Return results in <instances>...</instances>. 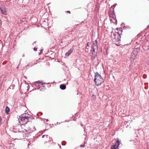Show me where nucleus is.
Masks as SVG:
<instances>
[{
  "label": "nucleus",
  "mask_w": 149,
  "mask_h": 149,
  "mask_svg": "<svg viewBox=\"0 0 149 149\" xmlns=\"http://www.w3.org/2000/svg\"><path fill=\"white\" fill-rule=\"evenodd\" d=\"M94 81L97 86L100 85L103 82V79L97 72H96L95 73Z\"/></svg>",
  "instance_id": "1"
},
{
  "label": "nucleus",
  "mask_w": 149,
  "mask_h": 149,
  "mask_svg": "<svg viewBox=\"0 0 149 149\" xmlns=\"http://www.w3.org/2000/svg\"><path fill=\"white\" fill-rule=\"evenodd\" d=\"M24 114H23L19 118V120L20 123L22 124H25L29 122L30 117L29 116H24Z\"/></svg>",
  "instance_id": "2"
},
{
  "label": "nucleus",
  "mask_w": 149,
  "mask_h": 149,
  "mask_svg": "<svg viewBox=\"0 0 149 149\" xmlns=\"http://www.w3.org/2000/svg\"><path fill=\"white\" fill-rule=\"evenodd\" d=\"M112 38H113L112 40L113 41L116 43V42L118 43L120 41V36L118 33H115L113 34V37L111 35Z\"/></svg>",
  "instance_id": "3"
},
{
  "label": "nucleus",
  "mask_w": 149,
  "mask_h": 149,
  "mask_svg": "<svg viewBox=\"0 0 149 149\" xmlns=\"http://www.w3.org/2000/svg\"><path fill=\"white\" fill-rule=\"evenodd\" d=\"M140 49L139 47L135 48L133 49V51H132L131 54V58L133 60H134L136 57L139 52L140 51Z\"/></svg>",
  "instance_id": "4"
},
{
  "label": "nucleus",
  "mask_w": 149,
  "mask_h": 149,
  "mask_svg": "<svg viewBox=\"0 0 149 149\" xmlns=\"http://www.w3.org/2000/svg\"><path fill=\"white\" fill-rule=\"evenodd\" d=\"M0 10L2 13L4 15H6L7 14L6 8L5 7L4 5L1 6L0 8Z\"/></svg>",
  "instance_id": "5"
},
{
  "label": "nucleus",
  "mask_w": 149,
  "mask_h": 149,
  "mask_svg": "<svg viewBox=\"0 0 149 149\" xmlns=\"http://www.w3.org/2000/svg\"><path fill=\"white\" fill-rule=\"evenodd\" d=\"M33 130H32L31 128H29L27 129V130H25L26 133L29 134L30 133H32L33 131H34L35 130V127H33Z\"/></svg>",
  "instance_id": "6"
},
{
  "label": "nucleus",
  "mask_w": 149,
  "mask_h": 149,
  "mask_svg": "<svg viewBox=\"0 0 149 149\" xmlns=\"http://www.w3.org/2000/svg\"><path fill=\"white\" fill-rule=\"evenodd\" d=\"M109 17L110 18V21H111V20H112V19H113L114 20H115L116 22H117V20L116 19V15L114 14H110L109 15Z\"/></svg>",
  "instance_id": "7"
},
{
  "label": "nucleus",
  "mask_w": 149,
  "mask_h": 149,
  "mask_svg": "<svg viewBox=\"0 0 149 149\" xmlns=\"http://www.w3.org/2000/svg\"><path fill=\"white\" fill-rule=\"evenodd\" d=\"M97 43V40H95V41H93V47L98 48Z\"/></svg>",
  "instance_id": "8"
},
{
  "label": "nucleus",
  "mask_w": 149,
  "mask_h": 149,
  "mask_svg": "<svg viewBox=\"0 0 149 149\" xmlns=\"http://www.w3.org/2000/svg\"><path fill=\"white\" fill-rule=\"evenodd\" d=\"M90 45V43L88 42L87 44V46L85 48V51L86 52L88 53V52L89 50L88 49L89 48Z\"/></svg>",
  "instance_id": "9"
},
{
  "label": "nucleus",
  "mask_w": 149,
  "mask_h": 149,
  "mask_svg": "<svg viewBox=\"0 0 149 149\" xmlns=\"http://www.w3.org/2000/svg\"><path fill=\"white\" fill-rule=\"evenodd\" d=\"M92 56L91 57L92 60L93 61L97 57V52H96V53H92Z\"/></svg>",
  "instance_id": "10"
},
{
  "label": "nucleus",
  "mask_w": 149,
  "mask_h": 149,
  "mask_svg": "<svg viewBox=\"0 0 149 149\" xmlns=\"http://www.w3.org/2000/svg\"><path fill=\"white\" fill-rule=\"evenodd\" d=\"M73 51V49L72 48L70 49V50L68 51V52L66 53L65 55L66 56H68Z\"/></svg>",
  "instance_id": "11"
},
{
  "label": "nucleus",
  "mask_w": 149,
  "mask_h": 149,
  "mask_svg": "<svg viewBox=\"0 0 149 149\" xmlns=\"http://www.w3.org/2000/svg\"><path fill=\"white\" fill-rule=\"evenodd\" d=\"M60 88L62 90H64L66 88V86L64 84H62L60 85Z\"/></svg>",
  "instance_id": "12"
},
{
  "label": "nucleus",
  "mask_w": 149,
  "mask_h": 149,
  "mask_svg": "<svg viewBox=\"0 0 149 149\" xmlns=\"http://www.w3.org/2000/svg\"><path fill=\"white\" fill-rule=\"evenodd\" d=\"M42 138H44L46 142L47 140V139H49V137L48 135H44L42 136Z\"/></svg>",
  "instance_id": "13"
},
{
  "label": "nucleus",
  "mask_w": 149,
  "mask_h": 149,
  "mask_svg": "<svg viewBox=\"0 0 149 149\" xmlns=\"http://www.w3.org/2000/svg\"><path fill=\"white\" fill-rule=\"evenodd\" d=\"M120 141L118 139L116 141V142L114 144L115 146H116V147H118L119 145V143L120 142Z\"/></svg>",
  "instance_id": "14"
},
{
  "label": "nucleus",
  "mask_w": 149,
  "mask_h": 149,
  "mask_svg": "<svg viewBox=\"0 0 149 149\" xmlns=\"http://www.w3.org/2000/svg\"><path fill=\"white\" fill-rule=\"evenodd\" d=\"M10 111V109L8 107H6L5 108V112L6 114H8Z\"/></svg>",
  "instance_id": "15"
},
{
  "label": "nucleus",
  "mask_w": 149,
  "mask_h": 149,
  "mask_svg": "<svg viewBox=\"0 0 149 149\" xmlns=\"http://www.w3.org/2000/svg\"><path fill=\"white\" fill-rule=\"evenodd\" d=\"M93 52H94V53H96V52L97 53V51L98 50V48H96L93 47Z\"/></svg>",
  "instance_id": "16"
},
{
  "label": "nucleus",
  "mask_w": 149,
  "mask_h": 149,
  "mask_svg": "<svg viewBox=\"0 0 149 149\" xmlns=\"http://www.w3.org/2000/svg\"><path fill=\"white\" fill-rule=\"evenodd\" d=\"M52 141V138H50L49 137L48 139H47V141L46 142H51Z\"/></svg>",
  "instance_id": "17"
},
{
  "label": "nucleus",
  "mask_w": 149,
  "mask_h": 149,
  "mask_svg": "<svg viewBox=\"0 0 149 149\" xmlns=\"http://www.w3.org/2000/svg\"><path fill=\"white\" fill-rule=\"evenodd\" d=\"M2 119L1 117H0V125L2 124Z\"/></svg>",
  "instance_id": "18"
},
{
  "label": "nucleus",
  "mask_w": 149,
  "mask_h": 149,
  "mask_svg": "<svg viewBox=\"0 0 149 149\" xmlns=\"http://www.w3.org/2000/svg\"><path fill=\"white\" fill-rule=\"evenodd\" d=\"M111 149H115L116 148L114 147V146H112L111 147Z\"/></svg>",
  "instance_id": "19"
},
{
  "label": "nucleus",
  "mask_w": 149,
  "mask_h": 149,
  "mask_svg": "<svg viewBox=\"0 0 149 149\" xmlns=\"http://www.w3.org/2000/svg\"><path fill=\"white\" fill-rule=\"evenodd\" d=\"M33 50L35 51H36L37 50V48H35L34 47V48H33Z\"/></svg>",
  "instance_id": "20"
},
{
  "label": "nucleus",
  "mask_w": 149,
  "mask_h": 149,
  "mask_svg": "<svg viewBox=\"0 0 149 149\" xmlns=\"http://www.w3.org/2000/svg\"><path fill=\"white\" fill-rule=\"evenodd\" d=\"M84 146H85L84 144L83 145H80V147H84Z\"/></svg>",
  "instance_id": "21"
},
{
  "label": "nucleus",
  "mask_w": 149,
  "mask_h": 149,
  "mask_svg": "<svg viewBox=\"0 0 149 149\" xmlns=\"http://www.w3.org/2000/svg\"><path fill=\"white\" fill-rule=\"evenodd\" d=\"M40 84H41V85H43V84H45V83H44V84L43 83H42V82H40Z\"/></svg>",
  "instance_id": "22"
},
{
  "label": "nucleus",
  "mask_w": 149,
  "mask_h": 149,
  "mask_svg": "<svg viewBox=\"0 0 149 149\" xmlns=\"http://www.w3.org/2000/svg\"><path fill=\"white\" fill-rule=\"evenodd\" d=\"M67 13H69V14H70V11H67Z\"/></svg>",
  "instance_id": "23"
},
{
  "label": "nucleus",
  "mask_w": 149,
  "mask_h": 149,
  "mask_svg": "<svg viewBox=\"0 0 149 149\" xmlns=\"http://www.w3.org/2000/svg\"><path fill=\"white\" fill-rule=\"evenodd\" d=\"M113 146H114V147L116 149V148H117V147H116V146H115V145H113Z\"/></svg>",
  "instance_id": "24"
},
{
  "label": "nucleus",
  "mask_w": 149,
  "mask_h": 149,
  "mask_svg": "<svg viewBox=\"0 0 149 149\" xmlns=\"http://www.w3.org/2000/svg\"><path fill=\"white\" fill-rule=\"evenodd\" d=\"M42 50H41L40 51V53L41 54V53H42Z\"/></svg>",
  "instance_id": "25"
},
{
  "label": "nucleus",
  "mask_w": 149,
  "mask_h": 149,
  "mask_svg": "<svg viewBox=\"0 0 149 149\" xmlns=\"http://www.w3.org/2000/svg\"><path fill=\"white\" fill-rule=\"evenodd\" d=\"M93 96H94L95 97V96L94 95H93Z\"/></svg>",
  "instance_id": "26"
},
{
  "label": "nucleus",
  "mask_w": 149,
  "mask_h": 149,
  "mask_svg": "<svg viewBox=\"0 0 149 149\" xmlns=\"http://www.w3.org/2000/svg\"><path fill=\"white\" fill-rule=\"evenodd\" d=\"M35 42H33V44H34V43H35Z\"/></svg>",
  "instance_id": "27"
},
{
  "label": "nucleus",
  "mask_w": 149,
  "mask_h": 149,
  "mask_svg": "<svg viewBox=\"0 0 149 149\" xmlns=\"http://www.w3.org/2000/svg\"><path fill=\"white\" fill-rule=\"evenodd\" d=\"M46 120H47V121H48V119H46Z\"/></svg>",
  "instance_id": "28"
},
{
  "label": "nucleus",
  "mask_w": 149,
  "mask_h": 149,
  "mask_svg": "<svg viewBox=\"0 0 149 149\" xmlns=\"http://www.w3.org/2000/svg\"><path fill=\"white\" fill-rule=\"evenodd\" d=\"M116 45H117V44H116ZM118 45H117V46H118Z\"/></svg>",
  "instance_id": "29"
},
{
  "label": "nucleus",
  "mask_w": 149,
  "mask_h": 149,
  "mask_svg": "<svg viewBox=\"0 0 149 149\" xmlns=\"http://www.w3.org/2000/svg\"><path fill=\"white\" fill-rule=\"evenodd\" d=\"M0 117H1V116H0Z\"/></svg>",
  "instance_id": "30"
}]
</instances>
